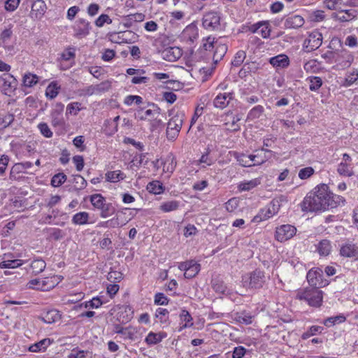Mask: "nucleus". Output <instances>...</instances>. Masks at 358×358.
Returning <instances> with one entry per match:
<instances>
[{
  "mask_svg": "<svg viewBox=\"0 0 358 358\" xmlns=\"http://www.w3.org/2000/svg\"><path fill=\"white\" fill-rule=\"evenodd\" d=\"M220 21V16L217 12L208 11L203 15L202 24L206 29L213 31L219 28Z\"/></svg>",
  "mask_w": 358,
  "mask_h": 358,
  "instance_id": "nucleus-13",
  "label": "nucleus"
},
{
  "mask_svg": "<svg viewBox=\"0 0 358 358\" xmlns=\"http://www.w3.org/2000/svg\"><path fill=\"white\" fill-rule=\"evenodd\" d=\"M235 320L241 324L248 325L252 323L253 317L249 313H241L235 315Z\"/></svg>",
  "mask_w": 358,
  "mask_h": 358,
  "instance_id": "nucleus-54",
  "label": "nucleus"
},
{
  "mask_svg": "<svg viewBox=\"0 0 358 358\" xmlns=\"http://www.w3.org/2000/svg\"><path fill=\"white\" fill-rule=\"evenodd\" d=\"M176 168V162L173 157H167L163 163V171L171 174Z\"/></svg>",
  "mask_w": 358,
  "mask_h": 358,
  "instance_id": "nucleus-58",
  "label": "nucleus"
},
{
  "mask_svg": "<svg viewBox=\"0 0 358 358\" xmlns=\"http://www.w3.org/2000/svg\"><path fill=\"white\" fill-rule=\"evenodd\" d=\"M328 187L317 186L304 199L301 204L303 211L317 212L328 210Z\"/></svg>",
  "mask_w": 358,
  "mask_h": 358,
  "instance_id": "nucleus-1",
  "label": "nucleus"
},
{
  "mask_svg": "<svg viewBox=\"0 0 358 358\" xmlns=\"http://www.w3.org/2000/svg\"><path fill=\"white\" fill-rule=\"evenodd\" d=\"M103 207H101L99 210H101V217L103 218L108 217L110 215H112L114 212L115 209L112 203H106L102 206Z\"/></svg>",
  "mask_w": 358,
  "mask_h": 358,
  "instance_id": "nucleus-56",
  "label": "nucleus"
},
{
  "mask_svg": "<svg viewBox=\"0 0 358 358\" xmlns=\"http://www.w3.org/2000/svg\"><path fill=\"white\" fill-rule=\"evenodd\" d=\"M179 318L180 321V326L178 329L179 332L182 331L185 329L190 328L194 325L193 317L185 309L181 310L179 314Z\"/></svg>",
  "mask_w": 358,
  "mask_h": 358,
  "instance_id": "nucleus-23",
  "label": "nucleus"
},
{
  "mask_svg": "<svg viewBox=\"0 0 358 358\" xmlns=\"http://www.w3.org/2000/svg\"><path fill=\"white\" fill-rule=\"evenodd\" d=\"M280 207L279 201L273 200L268 205L259 210L258 213L252 218V222L259 223L272 217L279 212Z\"/></svg>",
  "mask_w": 358,
  "mask_h": 358,
  "instance_id": "nucleus-5",
  "label": "nucleus"
},
{
  "mask_svg": "<svg viewBox=\"0 0 358 358\" xmlns=\"http://www.w3.org/2000/svg\"><path fill=\"white\" fill-rule=\"evenodd\" d=\"M354 60L353 55L347 50H342L335 57L336 67L337 69L348 68Z\"/></svg>",
  "mask_w": 358,
  "mask_h": 358,
  "instance_id": "nucleus-18",
  "label": "nucleus"
},
{
  "mask_svg": "<svg viewBox=\"0 0 358 358\" xmlns=\"http://www.w3.org/2000/svg\"><path fill=\"white\" fill-rule=\"evenodd\" d=\"M47 6L43 0H35L31 3L29 16L33 20H40L44 15Z\"/></svg>",
  "mask_w": 358,
  "mask_h": 358,
  "instance_id": "nucleus-20",
  "label": "nucleus"
},
{
  "mask_svg": "<svg viewBox=\"0 0 358 358\" xmlns=\"http://www.w3.org/2000/svg\"><path fill=\"white\" fill-rule=\"evenodd\" d=\"M46 267V264L44 260L37 259L32 261L31 264V268L32 272L35 274L41 273Z\"/></svg>",
  "mask_w": 358,
  "mask_h": 358,
  "instance_id": "nucleus-52",
  "label": "nucleus"
},
{
  "mask_svg": "<svg viewBox=\"0 0 358 358\" xmlns=\"http://www.w3.org/2000/svg\"><path fill=\"white\" fill-rule=\"evenodd\" d=\"M61 318L59 311L52 309L47 311L43 317V320L45 323L52 324L59 321Z\"/></svg>",
  "mask_w": 358,
  "mask_h": 358,
  "instance_id": "nucleus-43",
  "label": "nucleus"
},
{
  "mask_svg": "<svg viewBox=\"0 0 358 358\" xmlns=\"http://www.w3.org/2000/svg\"><path fill=\"white\" fill-rule=\"evenodd\" d=\"M264 152H270L271 150L262 148L260 150H256L255 154L249 155L252 166L261 165L266 162L267 157L264 154Z\"/></svg>",
  "mask_w": 358,
  "mask_h": 358,
  "instance_id": "nucleus-27",
  "label": "nucleus"
},
{
  "mask_svg": "<svg viewBox=\"0 0 358 358\" xmlns=\"http://www.w3.org/2000/svg\"><path fill=\"white\" fill-rule=\"evenodd\" d=\"M178 268L184 271L185 278H192L196 276L201 270V265L194 259L188 260L178 264Z\"/></svg>",
  "mask_w": 358,
  "mask_h": 358,
  "instance_id": "nucleus-9",
  "label": "nucleus"
},
{
  "mask_svg": "<svg viewBox=\"0 0 358 358\" xmlns=\"http://www.w3.org/2000/svg\"><path fill=\"white\" fill-rule=\"evenodd\" d=\"M90 202L92 205L99 210L101 207L105 203L106 199L99 194H93L90 196Z\"/></svg>",
  "mask_w": 358,
  "mask_h": 358,
  "instance_id": "nucleus-55",
  "label": "nucleus"
},
{
  "mask_svg": "<svg viewBox=\"0 0 358 358\" xmlns=\"http://www.w3.org/2000/svg\"><path fill=\"white\" fill-rule=\"evenodd\" d=\"M239 199L233 197L225 203V209L230 213L234 212L239 206Z\"/></svg>",
  "mask_w": 358,
  "mask_h": 358,
  "instance_id": "nucleus-60",
  "label": "nucleus"
},
{
  "mask_svg": "<svg viewBox=\"0 0 358 358\" xmlns=\"http://www.w3.org/2000/svg\"><path fill=\"white\" fill-rule=\"evenodd\" d=\"M316 250L320 256H327L331 250V245L327 239L322 240L315 245Z\"/></svg>",
  "mask_w": 358,
  "mask_h": 358,
  "instance_id": "nucleus-37",
  "label": "nucleus"
},
{
  "mask_svg": "<svg viewBox=\"0 0 358 358\" xmlns=\"http://www.w3.org/2000/svg\"><path fill=\"white\" fill-rule=\"evenodd\" d=\"M303 69L306 72L317 73L320 70L321 66L317 60L310 59L304 64Z\"/></svg>",
  "mask_w": 358,
  "mask_h": 358,
  "instance_id": "nucleus-50",
  "label": "nucleus"
},
{
  "mask_svg": "<svg viewBox=\"0 0 358 358\" xmlns=\"http://www.w3.org/2000/svg\"><path fill=\"white\" fill-rule=\"evenodd\" d=\"M33 164L30 162L16 163L11 169L10 176H13V174L25 173V170L31 168Z\"/></svg>",
  "mask_w": 358,
  "mask_h": 358,
  "instance_id": "nucleus-45",
  "label": "nucleus"
},
{
  "mask_svg": "<svg viewBox=\"0 0 358 358\" xmlns=\"http://www.w3.org/2000/svg\"><path fill=\"white\" fill-rule=\"evenodd\" d=\"M345 320V316L343 314H339L338 315L327 318L324 320L323 324L327 327H331L335 324L343 323Z\"/></svg>",
  "mask_w": 358,
  "mask_h": 358,
  "instance_id": "nucleus-47",
  "label": "nucleus"
},
{
  "mask_svg": "<svg viewBox=\"0 0 358 358\" xmlns=\"http://www.w3.org/2000/svg\"><path fill=\"white\" fill-rule=\"evenodd\" d=\"M234 98V93L233 92L219 93L213 100V105L217 108L223 109Z\"/></svg>",
  "mask_w": 358,
  "mask_h": 358,
  "instance_id": "nucleus-21",
  "label": "nucleus"
},
{
  "mask_svg": "<svg viewBox=\"0 0 358 358\" xmlns=\"http://www.w3.org/2000/svg\"><path fill=\"white\" fill-rule=\"evenodd\" d=\"M105 301H102L100 297H93L91 300L85 301L80 304V306H84L85 308H98L103 304Z\"/></svg>",
  "mask_w": 358,
  "mask_h": 358,
  "instance_id": "nucleus-51",
  "label": "nucleus"
},
{
  "mask_svg": "<svg viewBox=\"0 0 358 358\" xmlns=\"http://www.w3.org/2000/svg\"><path fill=\"white\" fill-rule=\"evenodd\" d=\"M71 222L76 225H85L92 223V222L90 221L89 213L85 211L79 212L73 215Z\"/></svg>",
  "mask_w": 358,
  "mask_h": 358,
  "instance_id": "nucleus-30",
  "label": "nucleus"
},
{
  "mask_svg": "<svg viewBox=\"0 0 358 358\" xmlns=\"http://www.w3.org/2000/svg\"><path fill=\"white\" fill-rule=\"evenodd\" d=\"M64 106L62 103H57L50 113L51 124L54 127H62L64 124L63 110Z\"/></svg>",
  "mask_w": 358,
  "mask_h": 358,
  "instance_id": "nucleus-17",
  "label": "nucleus"
},
{
  "mask_svg": "<svg viewBox=\"0 0 358 358\" xmlns=\"http://www.w3.org/2000/svg\"><path fill=\"white\" fill-rule=\"evenodd\" d=\"M60 86L56 82L50 83L45 90V96L50 99H55L59 94Z\"/></svg>",
  "mask_w": 358,
  "mask_h": 358,
  "instance_id": "nucleus-48",
  "label": "nucleus"
},
{
  "mask_svg": "<svg viewBox=\"0 0 358 358\" xmlns=\"http://www.w3.org/2000/svg\"><path fill=\"white\" fill-rule=\"evenodd\" d=\"M358 11L356 9L350 8L340 10L336 15L337 19L341 22H349L357 17Z\"/></svg>",
  "mask_w": 358,
  "mask_h": 358,
  "instance_id": "nucleus-28",
  "label": "nucleus"
},
{
  "mask_svg": "<svg viewBox=\"0 0 358 358\" xmlns=\"http://www.w3.org/2000/svg\"><path fill=\"white\" fill-rule=\"evenodd\" d=\"M112 19L107 14H101L95 20L94 24L97 27H102L105 24H111Z\"/></svg>",
  "mask_w": 358,
  "mask_h": 358,
  "instance_id": "nucleus-64",
  "label": "nucleus"
},
{
  "mask_svg": "<svg viewBox=\"0 0 358 358\" xmlns=\"http://www.w3.org/2000/svg\"><path fill=\"white\" fill-rule=\"evenodd\" d=\"M106 180L110 182H117L124 180L126 175L120 170L108 171L105 174Z\"/></svg>",
  "mask_w": 358,
  "mask_h": 358,
  "instance_id": "nucleus-39",
  "label": "nucleus"
},
{
  "mask_svg": "<svg viewBox=\"0 0 358 358\" xmlns=\"http://www.w3.org/2000/svg\"><path fill=\"white\" fill-rule=\"evenodd\" d=\"M307 81L309 83V89L310 91H317L322 85V80L320 77L318 76H310L307 78Z\"/></svg>",
  "mask_w": 358,
  "mask_h": 358,
  "instance_id": "nucleus-53",
  "label": "nucleus"
},
{
  "mask_svg": "<svg viewBox=\"0 0 358 358\" xmlns=\"http://www.w3.org/2000/svg\"><path fill=\"white\" fill-rule=\"evenodd\" d=\"M147 190L154 194H160L164 192V187L160 181L153 180L148 184Z\"/></svg>",
  "mask_w": 358,
  "mask_h": 358,
  "instance_id": "nucleus-44",
  "label": "nucleus"
},
{
  "mask_svg": "<svg viewBox=\"0 0 358 358\" xmlns=\"http://www.w3.org/2000/svg\"><path fill=\"white\" fill-rule=\"evenodd\" d=\"M123 102L128 106L133 104L140 105L143 103V98L138 95H127L124 97Z\"/></svg>",
  "mask_w": 358,
  "mask_h": 358,
  "instance_id": "nucleus-57",
  "label": "nucleus"
},
{
  "mask_svg": "<svg viewBox=\"0 0 358 358\" xmlns=\"http://www.w3.org/2000/svg\"><path fill=\"white\" fill-rule=\"evenodd\" d=\"M24 264V261L20 259H6L0 262V268H15Z\"/></svg>",
  "mask_w": 358,
  "mask_h": 358,
  "instance_id": "nucleus-42",
  "label": "nucleus"
},
{
  "mask_svg": "<svg viewBox=\"0 0 358 358\" xmlns=\"http://www.w3.org/2000/svg\"><path fill=\"white\" fill-rule=\"evenodd\" d=\"M337 172L340 176L345 177H350L354 175L352 158L348 154L344 153L343 155L342 161L337 167Z\"/></svg>",
  "mask_w": 358,
  "mask_h": 358,
  "instance_id": "nucleus-15",
  "label": "nucleus"
},
{
  "mask_svg": "<svg viewBox=\"0 0 358 358\" xmlns=\"http://www.w3.org/2000/svg\"><path fill=\"white\" fill-rule=\"evenodd\" d=\"M358 80V70L352 69L346 73L341 85L348 87L353 85Z\"/></svg>",
  "mask_w": 358,
  "mask_h": 358,
  "instance_id": "nucleus-41",
  "label": "nucleus"
},
{
  "mask_svg": "<svg viewBox=\"0 0 358 358\" xmlns=\"http://www.w3.org/2000/svg\"><path fill=\"white\" fill-rule=\"evenodd\" d=\"M261 183V179L254 178L250 180H245L243 182H241L238 185V188L240 191H249L252 189L253 188L257 187Z\"/></svg>",
  "mask_w": 358,
  "mask_h": 358,
  "instance_id": "nucleus-38",
  "label": "nucleus"
},
{
  "mask_svg": "<svg viewBox=\"0 0 358 358\" xmlns=\"http://www.w3.org/2000/svg\"><path fill=\"white\" fill-rule=\"evenodd\" d=\"M166 336V333L164 331H160L159 333L150 331L145 337V341L148 345H153L160 343Z\"/></svg>",
  "mask_w": 358,
  "mask_h": 358,
  "instance_id": "nucleus-29",
  "label": "nucleus"
},
{
  "mask_svg": "<svg viewBox=\"0 0 358 358\" xmlns=\"http://www.w3.org/2000/svg\"><path fill=\"white\" fill-rule=\"evenodd\" d=\"M90 354L89 351L74 348L71 351L67 358H87Z\"/></svg>",
  "mask_w": 358,
  "mask_h": 358,
  "instance_id": "nucleus-63",
  "label": "nucleus"
},
{
  "mask_svg": "<svg viewBox=\"0 0 358 358\" xmlns=\"http://www.w3.org/2000/svg\"><path fill=\"white\" fill-rule=\"evenodd\" d=\"M73 29L74 36L78 38H83L90 34L91 30L90 22L85 19L80 18L75 22Z\"/></svg>",
  "mask_w": 358,
  "mask_h": 358,
  "instance_id": "nucleus-14",
  "label": "nucleus"
},
{
  "mask_svg": "<svg viewBox=\"0 0 358 358\" xmlns=\"http://www.w3.org/2000/svg\"><path fill=\"white\" fill-rule=\"evenodd\" d=\"M213 51H214L213 59L215 62H217L218 60L221 59L226 54L227 51V46L224 43H222L221 41L217 40L215 42V46Z\"/></svg>",
  "mask_w": 358,
  "mask_h": 358,
  "instance_id": "nucleus-36",
  "label": "nucleus"
},
{
  "mask_svg": "<svg viewBox=\"0 0 358 358\" xmlns=\"http://www.w3.org/2000/svg\"><path fill=\"white\" fill-rule=\"evenodd\" d=\"M55 277L33 279L28 282L29 288L46 292L52 289L55 286Z\"/></svg>",
  "mask_w": 358,
  "mask_h": 358,
  "instance_id": "nucleus-11",
  "label": "nucleus"
},
{
  "mask_svg": "<svg viewBox=\"0 0 358 358\" xmlns=\"http://www.w3.org/2000/svg\"><path fill=\"white\" fill-rule=\"evenodd\" d=\"M264 112V108L261 105L254 106L247 115L248 121H253L259 118Z\"/></svg>",
  "mask_w": 358,
  "mask_h": 358,
  "instance_id": "nucleus-46",
  "label": "nucleus"
},
{
  "mask_svg": "<svg viewBox=\"0 0 358 358\" xmlns=\"http://www.w3.org/2000/svg\"><path fill=\"white\" fill-rule=\"evenodd\" d=\"M328 209L334 208L345 204V199L337 194H334L328 190Z\"/></svg>",
  "mask_w": 358,
  "mask_h": 358,
  "instance_id": "nucleus-32",
  "label": "nucleus"
},
{
  "mask_svg": "<svg viewBox=\"0 0 358 358\" xmlns=\"http://www.w3.org/2000/svg\"><path fill=\"white\" fill-rule=\"evenodd\" d=\"M340 254L345 257H354L358 254V248L355 244L346 243L340 250Z\"/></svg>",
  "mask_w": 358,
  "mask_h": 358,
  "instance_id": "nucleus-33",
  "label": "nucleus"
},
{
  "mask_svg": "<svg viewBox=\"0 0 358 358\" xmlns=\"http://www.w3.org/2000/svg\"><path fill=\"white\" fill-rule=\"evenodd\" d=\"M78 94L80 96H90L94 94H98L95 85H91L79 90Z\"/></svg>",
  "mask_w": 358,
  "mask_h": 358,
  "instance_id": "nucleus-61",
  "label": "nucleus"
},
{
  "mask_svg": "<svg viewBox=\"0 0 358 358\" xmlns=\"http://www.w3.org/2000/svg\"><path fill=\"white\" fill-rule=\"evenodd\" d=\"M15 120V116L11 113L0 115V132L8 127Z\"/></svg>",
  "mask_w": 358,
  "mask_h": 358,
  "instance_id": "nucleus-49",
  "label": "nucleus"
},
{
  "mask_svg": "<svg viewBox=\"0 0 358 358\" xmlns=\"http://www.w3.org/2000/svg\"><path fill=\"white\" fill-rule=\"evenodd\" d=\"M322 34L317 30H313L309 32L307 38L303 43V49L310 52L318 49L322 43Z\"/></svg>",
  "mask_w": 358,
  "mask_h": 358,
  "instance_id": "nucleus-6",
  "label": "nucleus"
},
{
  "mask_svg": "<svg viewBox=\"0 0 358 358\" xmlns=\"http://www.w3.org/2000/svg\"><path fill=\"white\" fill-rule=\"evenodd\" d=\"M198 37V27L194 23H191L183 29L179 35L178 38L182 43L187 45H192L197 40Z\"/></svg>",
  "mask_w": 358,
  "mask_h": 358,
  "instance_id": "nucleus-7",
  "label": "nucleus"
},
{
  "mask_svg": "<svg viewBox=\"0 0 358 358\" xmlns=\"http://www.w3.org/2000/svg\"><path fill=\"white\" fill-rule=\"evenodd\" d=\"M304 19L299 15L289 16L285 22V27L287 29H297L304 24Z\"/></svg>",
  "mask_w": 358,
  "mask_h": 358,
  "instance_id": "nucleus-24",
  "label": "nucleus"
},
{
  "mask_svg": "<svg viewBox=\"0 0 358 358\" xmlns=\"http://www.w3.org/2000/svg\"><path fill=\"white\" fill-rule=\"evenodd\" d=\"M180 206V202L176 200L162 202L159 209L163 213H170L176 210Z\"/></svg>",
  "mask_w": 358,
  "mask_h": 358,
  "instance_id": "nucleus-40",
  "label": "nucleus"
},
{
  "mask_svg": "<svg viewBox=\"0 0 358 358\" xmlns=\"http://www.w3.org/2000/svg\"><path fill=\"white\" fill-rule=\"evenodd\" d=\"M296 299L306 301L310 306L320 307L322 303L323 292L317 287L299 289Z\"/></svg>",
  "mask_w": 358,
  "mask_h": 358,
  "instance_id": "nucleus-3",
  "label": "nucleus"
},
{
  "mask_svg": "<svg viewBox=\"0 0 358 358\" xmlns=\"http://www.w3.org/2000/svg\"><path fill=\"white\" fill-rule=\"evenodd\" d=\"M269 63L276 69L287 68L289 64V57L284 54L271 57Z\"/></svg>",
  "mask_w": 358,
  "mask_h": 358,
  "instance_id": "nucleus-22",
  "label": "nucleus"
},
{
  "mask_svg": "<svg viewBox=\"0 0 358 358\" xmlns=\"http://www.w3.org/2000/svg\"><path fill=\"white\" fill-rule=\"evenodd\" d=\"M52 342L53 341L50 338H43L40 341L31 345L29 347L28 350L31 352H45Z\"/></svg>",
  "mask_w": 358,
  "mask_h": 358,
  "instance_id": "nucleus-25",
  "label": "nucleus"
},
{
  "mask_svg": "<svg viewBox=\"0 0 358 358\" xmlns=\"http://www.w3.org/2000/svg\"><path fill=\"white\" fill-rule=\"evenodd\" d=\"M308 283L314 287H324L328 285L327 280L323 279V271L320 268H311L306 275Z\"/></svg>",
  "mask_w": 358,
  "mask_h": 358,
  "instance_id": "nucleus-10",
  "label": "nucleus"
},
{
  "mask_svg": "<svg viewBox=\"0 0 358 358\" xmlns=\"http://www.w3.org/2000/svg\"><path fill=\"white\" fill-rule=\"evenodd\" d=\"M269 280V276L264 271L255 269L245 273L242 276V285L248 289H260L266 285Z\"/></svg>",
  "mask_w": 358,
  "mask_h": 358,
  "instance_id": "nucleus-2",
  "label": "nucleus"
},
{
  "mask_svg": "<svg viewBox=\"0 0 358 358\" xmlns=\"http://www.w3.org/2000/svg\"><path fill=\"white\" fill-rule=\"evenodd\" d=\"M159 115V109L153 106V108H138L135 113V118L138 120L152 121L156 120Z\"/></svg>",
  "mask_w": 358,
  "mask_h": 358,
  "instance_id": "nucleus-16",
  "label": "nucleus"
},
{
  "mask_svg": "<svg viewBox=\"0 0 358 358\" xmlns=\"http://www.w3.org/2000/svg\"><path fill=\"white\" fill-rule=\"evenodd\" d=\"M210 150L209 148L206 149V152L201 156L200 159L195 162V164L200 166L201 168H206L213 164L215 159L210 155Z\"/></svg>",
  "mask_w": 358,
  "mask_h": 358,
  "instance_id": "nucleus-31",
  "label": "nucleus"
},
{
  "mask_svg": "<svg viewBox=\"0 0 358 358\" xmlns=\"http://www.w3.org/2000/svg\"><path fill=\"white\" fill-rule=\"evenodd\" d=\"M309 19L311 22H319L325 19V14L323 10H314L309 14Z\"/></svg>",
  "mask_w": 358,
  "mask_h": 358,
  "instance_id": "nucleus-62",
  "label": "nucleus"
},
{
  "mask_svg": "<svg viewBox=\"0 0 358 358\" xmlns=\"http://www.w3.org/2000/svg\"><path fill=\"white\" fill-rule=\"evenodd\" d=\"M164 57L170 61H176L182 55V50L178 47H171L163 52Z\"/></svg>",
  "mask_w": 358,
  "mask_h": 358,
  "instance_id": "nucleus-26",
  "label": "nucleus"
},
{
  "mask_svg": "<svg viewBox=\"0 0 358 358\" xmlns=\"http://www.w3.org/2000/svg\"><path fill=\"white\" fill-rule=\"evenodd\" d=\"M22 85L25 87H32L39 81V77L31 72L25 73L22 76Z\"/></svg>",
  "mask_w": 358,
  "mask_h": 358,
  "instance_id": "nucleus-34",
  "label": "nucleus"
},
{
  "mask_svg": "<svg viewBox=\"0 0 358 358\" xmlns=\"http://www.w3.org/2000/svg\"><path fill=\"white\" fill-rule=\"evenodd\" d=\"M155 317L157 322L162 325H168L169 324V311L163 308H158L155 310Z\"/></svg>",
  "mask_w": 358,
  "mask_h": 358,
  "instance_id": "nucleus-35",
  "label": "nucleus"
},
{
  "mask_svg": "<svg viewBox=\"0 0 358 358\" xmlns=\"http://www.w3.org/2000/svg\"><path fill=\"white\" fill-rule=\"evenodd\" d=\"M185 119V113L178 111L169 120L166 127V137L169 141H174L178 138Z\"/></svg>",
  "mask_w": 358,
  "mask_h": 358,
  "instance_id": "nucleus-4",
  "label": "nucleus"
},
{
  "mask_svg": "<svg viewBox=\"0 0 358 358\" xmlns=\"http://www.w3.org/2000/svg\"><path fill=\"white\" fill-rule=\"evenodd\" d=\"M13 31L11 26L5 28L0 34V47L5 50L11 52L14 50V45L12 44Z\"/></svg>",
  "mask_w": 358,
  "mask_h": 358,
  "instance_id": "nucleus-19",
  "label": "nucleus"
},
{
  "mask_svg": "<svg viewBox=\"0 0 358 358\" xmlns=\"http://www.w3.org/2000/svg\"><path fill=\"white\" fill-rule=\"evenodd\" d=\"M67 177L64 173L55 174L51 180V185L55 187H60L66 180Z\"/></svg>",
  "mask_w": 358,
  "mask_h": 358,
  "instance_id": "nucleus-59",
  "label": "nucleus"
},
{
  "mask_svg": "<svg viewBox=\"0 0 358 358\" xmlns=\"http://www.w3.org/2000/svg\"><path fill=\"white\" fill-rule=\"evenodd\" d=\"M17 80L11 74L0 76V89L6 95H10L17 88Z\"/></svg>",
  "mask_w": 358,
  "mask_h": 358,
  "instance_id": "nucleus-12",
  "label": "nucleus"
},
{
  "mask_svg": "<svg viewBox=\"0 0 358 358\" xmlns=\"http://www.w3.org/2000/svg\"><path fill=\"white\" fill-rule=\"evenodd\" d=\"M296 233V228L292 224H282L276 227L275 238L279 242H285L291 239Z\"/></svg>",
  "mask_w": 358,
  "mask_h": 358,
  "instance_id": "nucleus-8",
  "label": "nucleus"
}]
</instances>
